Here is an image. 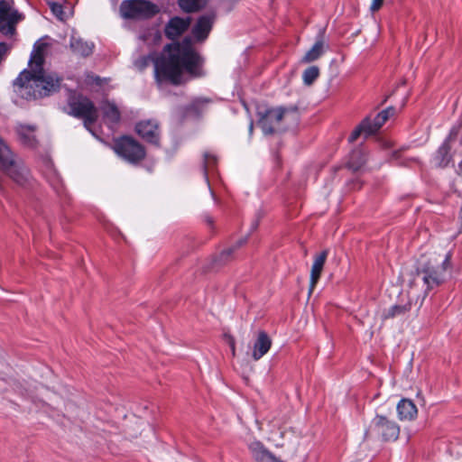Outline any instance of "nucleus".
<instances>
[{
	"label": "nucleus",
	"mask_w": 462,
	"mask_h": 462,
	"mask_svg": "<svg viewBox=\"0 0 462 462\" xmlns=\"http://www.w3.org/2000/svg\"><path fill=\"white\" fill-rule=\"evenodd\" d=\"M46 44L37 42L29 60V69L23 70L14 80V86L22 90L21 95L26 98H39L56 92L60 88V79L54 73L43 69Z\"/></svg>",
	"instance_id": "2"
},
{
	"label": "nucleus",
	"mask_w": 462,
	"mask_h": 462,
	"mask_svg": "<svg viewBox=\"0 0 462 462\" xmlns=\"http://www.w3.org/2000/svg\"><path fill=\"white\" fill-rule=\"evenodd\" d=\"M101 110L107 124L113 125L119 121L120 112L115 104L105 102L101 106Z\"/></svg>",
	"instance_id": "22"
},
{
	"label": "nucleus",
	"mask_w": 462,
	"mask_h": 462,
	"mask_svg": "<svg viewBox=\"0 0 462 462\" xmlns=\"http://www.w3.org/2000/svg\"><path fill=\"white\" fill-rule=\"evenodd\" d=\"M64 1L65 0H60V1L49 2V5L51 7L52 14L60 20L64 19V12H63V8H62V2H64Z\"/></svg>",
	"instance_id": "28"
},
{
	"label": "nucleus",
	"mask_w": 462,
	"mask_h": 462,
	"mask_svg": "<svg viewBox=\"0 0 462 462\" xmlns=\"http://www.w3.org/2000/svg\"><path fill=\"white\" fill-rule=\"evenodd\" d=\"M374 430L381 434L384 440H395L400 433L399 426L383 416L377 415L372 421Z\"/></svg>",
	"instance_id": "10"
},
{
	"label": "nucleus",
	"mask_w": 462,
	"mask_h": 462,
	"mask_svg": "<svg viewBox=\"0 0 462 462\" xmlns=\"http://www.w3.org/2000/svg\"><path fill=\"white\" fill-rule=\"evenodd\" d=\"M394 112L395 109L393 107H388L380 112L373 121L368 118V134H375Z\"/></svg>",
	"instance_id": "18"
},
{
	"label": "nucleus",
	"mask_w": 462,
	"mask_h": 462,
	"mask_svg": "<svg viewBox=\"0 0 462 462\" xmlns=\"http://www.w3.org/2000/svg\"><path fill=\"white\" fill-rule=\"evenodd\" d=\"M156 13V6L147 0H125L120 5V14L124 18H140Z\"/></svg>",
	"instance_id": "7"
},
{
	"label": "nucleus",
	"mask_w": 462,
	"mask_h": 462,
	"mask_svg": "<svg viewBox=\"0 0 462 462\" xmlns=\"http://www.w3.org/2000/svg\"><path fill=\"white\" fill-rule=\"evenodd\" d=\"M460 171H462V161L459 162V165H458Z\"/></svg>",
	"instance_id": "34"
},
{
	"label": "nucleus",
	"mask_w": 462,
	"mask_h": 462,
	"mask_svg": "<svg viewBox=\"0 0 462 462\" xmlns=\"http://www.w3.org/2000/svg\"><path fill=\"white\" fill-rule=\"evenodd\" d=\"M366 162L365 152L357 149L352 152L349 157V161L347 162L348 167L354 171L359 170Z\"/></svg>",
	"instance_id": "23"
},
{
	"label": "nucleus",
	"mask_w": 462,
	"mask_h": 462,
	"mask_svg": "<svg viewBox=\"0 0 462 462\" xmlns=\"http://www.w3.org/2000/svg\"><path fill=\"white\" fill-rule=\"evenodd\" d=\"M70 48L75 54L80 56H88L93 51V44L83 41L79 37L72 36L70 39Z\"/></svg>",
	"instance_id": "21"
},
{
	"label": "nucleus",
	"mask_w": 462,
	"mask_h": 462,
	"mask_svg": "<svg viewBox=\"0 0 462 462\" xmlns=\"http://www.w3.org/2000/svg\"><path fill=\"white\" fill-rule=\"evenodd\" d=\"M459 218H460L461 226H462V207H461L460 213H459Z\"/></svg>",
	"instance_id": "32"
},
{
	"label": "nucleus",
	"mask_w": 462,
	"mask_h": 462,
	"mask_svg": "<svg viewBox=\"0 0 462 462\" xmlns=\"http://www.w3.org/2000/svg\"><path fill=\"white\" fill-rule=\"evenodd\" d=\"M246 240H247L246 237L241 238L234 245H232L231 247L224 250L223 253H222L223 257H225L226 255V256L230 255L235 250L238 249L243 245H245L246 243Z\"/></svg>",
	"instance_id": "29"
},
{
	"label": "nucleus",
	"mask_w": 462,
	"mask_h": 462,
	"mask_svg": "<svg viewBox=\"0 0 462 462\" xmlns=\"http://www.w3.org/2000/svg\"><path fill=\"white\" fill-rule=\"evenodd\" d=\"M328 257V250L322 251L320 254L316 255L311 271H310V291L309 294L310 295L321 275L324 264L326 263Z\"/></svg>",
	"instance_id": "14"
},
{
	"label": "nucleus",
	"mask_w": 462,
	"mask_h": 462,
	"mask_svg": "<svg viewBox=\"0 0 462 462\" xmlns=\"http://www.w3.org/2000/svg\"><path fill=\"white\" fill-rule=\"evenodd\" d=\"M136 131L145 141L155 145L159 143V129L154 121H141L136 125Z\"/></svg>",
	"instance_id": "11"
},
{
	"label": "nucleus",
	"mask_w": 462,
	"mask_h": 462,
	"mask_svg": "<svg viewBox=\"0 0 462 462\" xmlns=\"http://www.w3.org/2000/svg\"><path fill=\"white\" fill-rule=\"evenodd\" d=\"M290 118L292 120L297 119V111L295 109L289 110L282 107L270 109L261 120L262 128L265 134H271L282 120Z\"/></svg>",
	"instance_id": "9"
},
{
	"label": "nucleus",
	"mask_w": 462,
	"mask_h": 462,
	"mask_svg": "<svg viewBox=\"0 0 462 462\" xmlns=\"http://www.w3.org/2000/svg\"><path fill=\"white\" fill-rule=\"evenodd\" d=\"M383 4V0H372L370 10L374 13L378 11Z\"/></svg>",
	"instance_id": "30"
},
{
	"label": "nucleus",
	"mask_w": 462,
	"mask_h": 462,
	"mask_svg": "<svg viewBox=\"0 0 462 462\" xmlns=\"http://www.w3.org/2000/svg\"><path fill=\"white\" fill-rule=\"evenodd\" d=\"M397 412L400 420H411L417 416L418 410L411 400L402 399L397 405Z\"/></svg>",
	"instance_id": "17"
},
{
	"label": "nucleus",
	"mask_w": 462,
	"mask_h": 462,
	"mask_svg": "<svg viewBox=\"0 0 462 462\" xmlns=\"http://www.w3.org/2000/svg\"><path fill=\"white\" fill-rule=\"evenodd\" d=\"M0 164L5 173L19 185H23L29 178V171L22 160L16 158L7 144L0 137Z\"/></svg>",
	"instance_id": "4"
},
{
	"label": "nucleus",
	"mask_w": 462,
	"mask_h": 462,
	"mask_svg": "<svg viewBox=\"0 0 462 462\" xmlns=\"http://www.w3.org/2000/svg\"><path fill=\"white\" fill-rule=\"evenodd\" d=\"M17 134L23 145L31 148L37 146L38 142L35 136V126L21 125L17 127Z\"/></svg>",
	"instance_id": "16"
},
{
	"label": "nucleus",
	"mask_w": 462,
	"mask_h": 462,
	"mask_svg": "<svg viewBox=\"0 0 462 462\" xmlns=\"http://www.w3.org/2000/svg\"><path fill=\"white\" fill-rule=\"evenodd\" d=\"M165 54L160 59L152 55L142 57L134 62L140 70L154 62V72L159 83L169 80L174 85L186 81L185 74L190 78L202 76L203 59L191 46V40L185 38L182 42H175L165 47Z\"/></svg>",
	"instance_id": "1"
},
{
	"label": "nucleus",
	"mask_w": 462,
	"mask_h": 462,
	"mask_svg": "<svg viewBox=\"0 0 462 462\" xmlns=\"http://www.w3.org/2000/svg\"><path fill=\"white\" fill-rule=\"evenodd\" d=\"M69 114L83 120L84 126L92 133L90 127L97 121L98 112L93 102L83 96H73L69 99Z\"/></svg>",
	"instance_id": "5"
},
{
	"label": "nucleus",
	"mask_w": 462,
	"mask_h": 462,
	"mask_svg": "<svg viewBox=\"0 0 462 462\" xmlns=\"http://www.w3.org/2000/svg\"><path fill=\"white\" fill-rule=\"evenodd\" d=\"M213 15L201 16L192 29V35L198 42H203L212 29Z\"/></svg>",
	"instance_id": "13"
},
{
	"label": "nucleus",
	"mask_w": 462,
	"mask_h": 462,
	"mask_svg": "<svg viewBox=\"0 0 462 462\" xmlns=\"http://www.w3.org/2000/svg\"><path fill=\"white\" fill-rule=\"evenodd\" d=\"M368 117L362 121V123L352 132L349 136V142H355L362 134L365 135V137L369 136L368 134Z\"/></svg>",
	"instance_id": "27"
},
{
	"label": "nucleus",
	"mask_w": 462,
	"mask_h": 462,
	"mask_svg": "<svg viewBox=\"0 0 462 462\" xmlns=\"http://www.w3.org/2000/svg\"><path fill=\"white\" fill-rule=\"evenodd\" d=\"M206 5V0H179L180 7L187 12H196Z\"/></svg>",
	"instance_id": "25"
},
{
	"label": "nucleus",
	"mask_w": 462,
	"mask_h": 462,
	"mask_svg": "<svg viewBox=\"0 0 462 462\" xmlns=\"http://www.w3.org/2000/svg\"><path fill=\"white\" fill-rule=\"evenodd\" d=\"M190 18H171L165 26V35L169 39H175L180 36L189 26Z\"/></svg>",
	"instance_id": "12"
},
{
	"label": "nucleus",
	"mask_w": 462,
	"mask_h": 462,
	"mask_svg": "<svg viewBox=\"0 0 462 462\" xmlns=\"http://www.w3.org/2000/svg\"><path fill=\"white\" fill-rule=\"evenodd\" d=\"M115 152L125 161L136 163L145 157L143 147L131 137H122L114 145Z\"/></svg>",
	"instance_id": "6"
},
{
	"label": "nucleus",
	"mask_w": 462,
	"mask_h": 462,
	"mask_svg": "<svg viewBox=\"0 0 462 462\" xmlns=\"http://www.w3.org/2000/svg\"><path fill=\"white\" fill-rule=\"evenodd\" d=\"M22 20V15L14 8L13 0L0 1V31L4 34H13L16 23Z\"/></svg>",
	"instance_id": "8"
},
{
	"label": "nucleus",
	"mask_w": 462,
	"mask_h": 462,
	"mask_svg": "<svg viewBox=\"0 0 462 462\" xmlns=\"http://www.w3.org/2000/svg\"><path fill=\"white\" fill-rule=\"evenodd\" d=\"M230 347H231V351H232L233 356H235V354H236V347H235V341H234L233 338H231V340H230Z\"/></svg>",
	"instance_id": "31"
},
{
	"label": "nucleus",
	"mask_w": 462,
	"mask_h": 462,
	"mask_svg": "<svg viewBox=\"0 0 462 462\" xmlns=\"http://www.w3.org/2000/svg\"><path fill=\"white\" fill-rule=\"evenodd\" d=\"M323 32L320 35V38L317 40L312 48L309 50L305 55L302 57L301 61L303 63H310L316 60H318L324 53L326 49V44L322 39Z\"/></svg>",
	"instance_id": "20"
},
{
	"label": "nucleus",
	"mask_w": 462,
	"mask_h": 462,
	"mask_svg": "<svg viewBox=\"0 0 462 462\" xmlns=\"http://www.w3.org/2000/svg\"><path fill=\"white\" fill-rule=\"evenodd\" d=\"M452 138V133L447 138L445 143L439 148L435 156H434V163L436 166L444 168L448 165L450 162L451 157L449 155L450 146L449 142Z\"/></svg>",
	"instance_id": "19"
},
{
	"label": "nucleus",
	"mask_w": 462,
	"mask_h": 462,
	"mask_svg": "<svg viewBox=\"0 0 462 462\" xmlns=\"http://www.w3.org/2000/svg\"><path fill=\"white\" fill-rule=\"evenodd\" d=\"M410 310V305H393L389 309L383 310L381 313L382 320L393 319L395 317L402 316Z\"/></svg>",
	"instance_id": "24"
},
{
	"label": "nucleus",
	"mask_w": 462,
	"mask_h": 462,
	"mask_svg": "<svg viewBox=\"0 0 462 462\" xmlns=\"http://www.w3.org/2000/svg\"><path fill=\"white\" fill-rule=\"evenodd\" d=\"M249 132H250V134H252V132H253V123H251L249 125Z\"/></svg>",
	"instance_id": "33"
},
{
	"label": "nucleus",
	"mask_w": 462,
	"mask_h": 462,
	"mask_svg": "<svg viewBox=\"0 0 462 462\" xmlns=\"http://www.w3.org/2000/svg\"><path fill=\"white\" fill-rule=\"evenodd\" d=\"M450 256L447 252H428L418 261L417 276L422 280L426 291L444 282Z\"/></svg>",
	"instance_id": "3"
},
{
	"label": "nucleus",
	"mask_w": 462,
	"mask_h": 462,
	"mask_svg": "<svg viewBox=\"0 0 462 462\" xmlns=\"http://www.w3.org/2000/svg\"><path fill=\"white\" fill-rule=\"evenodd\" d=\"M272 340L264 331H260L254 344L252 356L257 361L262 358L271 348Z\"/></svg>",
	"instance_id": "15"
},
{
	"label": "nucleus",
	"mask_w": 462,
	"mask_h": 462,
	"mask_svg": "<svg viewBox=\"0 0 462 462\" xmlns=\"http://www.w3.org/2000/svg\"><path fill=\"white\" fill-rule=\"evenodd\" d=\"M319 76V69L317 66H311L303 72L302 79L306 85H311Z\"/></svg>",
	"instance_id": "26"
}]
</instances>
